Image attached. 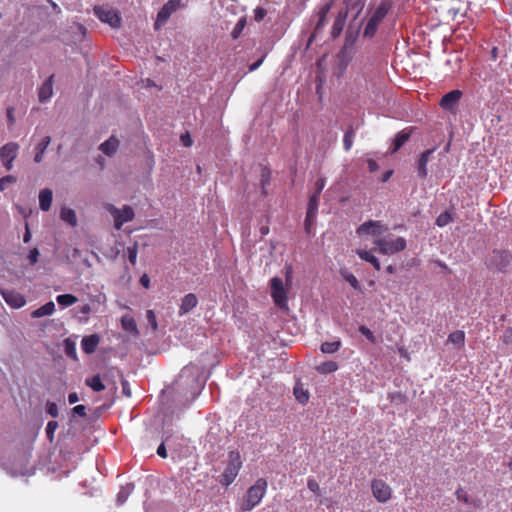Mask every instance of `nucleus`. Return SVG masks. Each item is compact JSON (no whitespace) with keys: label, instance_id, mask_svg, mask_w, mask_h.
Segmentation results:
<instances>
[{"label":"nucleus","instance_id":"nucleus-30","mask_svg":"<svg viewBox=\"0 0 512 512\" xmlns=\"http://www.w3.org/2000/svg\"><path fill=\"white\" fill-rule=\"evenodd\" d=\"M355 134L356 129L354 128V126L350 125L343 137V146L346 151H349L351 149L354 142Z\"/></svg>","mask_w":512,"mask_h":512},{"label":"nucleus","instance_id":"nucleus-49","mask_svg":"<svg viewBox=\"0 0 512 512\" xmlns=\"http://www.w3.org/2000/svg\"><path fill=\"white\" fill-rule=\"evenodd\" d=\"M325 187V179L324 178H319L316 180L315 184H314V193L313 194H316V195H319L321 194L322 190L324 189Z\"/></svg>","mask_w":512,"mask_h":512},{"label":"nucleus","instance_id":"nucleus-43","mask_svg":"<svg viewBox=\"0 0 512 512\" xmlns=\"http://www.w3.org/2000/svg\"><path fill=\"white\" fill-rule=\"evenodd\" d=\"M57 428H58V423L56 421H49L48 422V424L46 426V434H47V438L50 441H53L54 432L56 431Z\"/></svg>","mask_w":512,"mask_h":512},{"label":"nucleus","instance_id":"nucleus-60","mask_svg":"<svg viewBox=\"0 0 512 512\" xmlns=\"http://www.w3.org/2000/svg\"><path fill=\"white\" fill-rule=\"evenodd\" d=\"M79 400L78 394L76 392H72L68 395V402L70 404H74Z\"/></svg>","mask_w":512,"mask_h":512},{"label":"nucleus","instance_id":"nucleus-50","mask_svg":"<svg viewBox=\"0 0 512 512\" xmlns=\"http://www.w3.org/2000/svg\"><path fill=\"white\" fill-rule=\"evenodd\" d=\"M128 259H129V262L132 265L136 264V259H137V247H136V245H134L133 247H128Z\"/></svg>","mask_w":512,"mask_h":512},{"label":"nucleus","instance_id":"nucleus-8","mask_svg":"<svg viewBox=\"0 0 512 512\" xmlns=\"http://www.w3.org/2000/svg\"><path fill=\"white\" fill-rule=\"evenodd\" d=\"M270 287L274 303L279 308H285L287 306V296L282 279L279 277L272 278L270 281Z\"/></svg>","mask_w":512,"mask_h":512},{"label":"nucleus","instance_id":"nucleus-16","mask_svg":"<svg viewBox=\"0 0 512 512\" xmlns=\"http://www.w3.org/2000/svg\"><path fill=\"white\" fill-rule=\"evenodd\" d=\"M434 151H435L434 148L428 149V150L424 151L423 153H421V155L419 156V159L416 164V169H417L418 176L421 179L426 178V176L428 174L427 164L430 161V158H431L432 154L434 153Z\"/></svg>","mask_w":512,"mask_h":512},{"label":"nucleus","instance_id":"nucleus-59","mask_svg":"<svg viewBox=\"0 0 512 512\" xmlns=\"http://www.w3.org/2000/svg\"><path fill=\"white\" fill-rule=\"evenodd\" d=\"M503 341L506 343V344H512V330H506L504 335H503Z\"/></svg>","mask_w":512,"mask_h":512},{"label":"nucleus","instance_id":"nucleus-21","mask_svg":"<svg viewBox=\"0 0 512 512\" xmlns=\"http://www.w3.org/2000/svg\"><path fill=\"white\" fill-rule=\"evenodd\" d=\"M410 138L409 130H402L398 132L394 139V145L390 149V153H396Z\"/></svg>","mask_w":512,"mask_h":512},{"label":"nucleus","instance_id":"nucleus-46","mask_svg":"<svg viewBox=\"0 0 512 512\" xmlns=\"http://www.w3.org/2000/svg\"><path fill=\"white\" fill-rule=\"evenodd\" d=\"M146 319H147L148 324L151 326L152 330L153 331L157 330L158 325H157L156 315L152 310L146 311Z\"/></svg>","mask_w":512,"mask_h":512},{"label":"nucleus","instance_id":"nucleus-31","mask_svg":"<svg viewBox=\"0 0 512 512\" xmlns=\"http://www.w3.org/2000/svg\"><path fill=\"white\" fill-rule=\"evenodd\" d=\"M60 218L70 224L71 226H75L76 223H77V218H76V214L74 212V210L70 209V208H62L61 209V212H60Z\"/></svg>","mask_w":512,"mask_h":512},{"label":"nucleus","instance_id":"nucleus-38","mask_svg":"<svg viewBox=\"0 0 512 512\" xmlns=\"http://www.w3.org/2000/svg\"><path fill=\"white\" fill-rule=\"evenodd\" d=\"M338 369V365L334 361H328L320 364L317 367L318 372L322 374L332 373Z\"/></svg>","mask_w":512,"mask_h":512},{"label":"nucleus","instance_id":"nucleus-26","mask_svg":"<svg viewBox=\"0 0 512 512\" xmlns=\"http://www.w3.org/2000/svg\"><path fill=\"white\" fill-rule=\"evenodd\" d=\"M119 145V141L114 137H110L107 141L100 145V150L107 156L113 155Z\"/></svg>","mask_w":512,"mask_h":512},{"label":"nucleus","instance_id":"nucleus-57","mask_svg":"<svg viewBox=\"0 0 512 512\" xmlns=\"http://www.w3.org/2000/svg\"><path fill=\"white\" fill-rule=\"evenodd\" d=\"M121 385H122V391L123 393L126 395V396H131V391H130V387H129V383L127 380L125 379H122L121 381Z\"/></svg>","mask_w":512,"mask_h":512},{"label":"nucleus","instance_id":"nucleus-2","mask_svg":"<svg viewBox=\"0 0 512 512\" xmlns=\"http://www.w3.org/2000/svg\"><path fill=\"white\" fill-rule=\"evenodd\" d=\"M374 249L382 255H394L406 249L407 243L405 238L396 237L388 234L383 237L375 238L373 241Z\"/></svg>","mask_w":512,"mask_h":512},{"label":"nucleus","instance_id":"nucleus-34","mask_svg":"<svg viewBox=\"0 0 512 512\" xmlns=\"http://www.w3.org/2000/svg\"><path fill=\"white\" fill-rule=\"evenodd\" d=\"M87 386H89L92 390L99 392L105 389L104 384L101 381L99 375L92 376L85 380Z\"/></svg>","mask_w":512,"mask_h":512},{"label":"nucleus","instance_id":"nucleus-1","mask_svg":"<svg viewBox=\"0 0 512 512\" xmlns=\"http://www.w3.org/2000/svg\"><path fill=\"white\" fill-rule=\"evenodd\" d=\"M268 487L267 480L264 478H259L248 490L245 496L243 497L240 508L242 511H251L257 505L260 504L261 500L266 494Z\"/></svg>","mask_w":512,"mask_h":512},{"label":"nucleus","instance_id":"nucleus-15","mask_svg":"<svg viewBox=\"0 0 512 512\" xmlns=\"http://www.w3.org/2000/svg\"><path fill=\"white\" fill-rule=\"evenodd\" d=\"M462 97L460 90H452L445 94L440 100V106L444 110L454 111Z\"/></svg>","mask_w":512,"mask_h":512},{"label":"nucleus","instance_id":"nucleus-48","mask_svg":"<svg viewBox=\"0 0 512 512\" xmlns=\"http://www.w3.org/2000/svg\"><path fill=\"white\" fill-rule=\"evenodd\" d=\"M455 495L458 500H461L467 504L470 503V498L463 488H458L455 492Z\"/></svg>","mask_w":512,"mask_h":512},{"label":"nucleus","instance_id":"nucleus-62","mask_svg":"<svg viewBox=\"0 0 512 512\" xmlns=\"http://www.w3.org/2000/svg\"><path fill=\"white\" fill-rule=\"evenodd\" d=\"M262 62H263V59H259L258 61L251 64L249 66V71H254V70L258 69L260 67V65L262 64Z\"/></svg>","mask_w":512,"mask_h":512},{"label":"nucleus","instance_id":"nucleus-44","mask_svg":"<svg viewBox=\"0 0 512 512\" xmlns=\"http://www.w3.org/2000/svg\"><path fill=\"white\" fill-rule=\"evenodd\" d=\"M359 332L363 336H365L367 338V340H369L371 343H375L376 342V338H375L373 332L368 327H366L365 325H361L359 327Z\"/></svg>","mask_w":512,"mask_h":512},{"label":"nucleus","instance_id":"nucleus-10","mask_svg":"<svg viewBox=\"0 0 512 512\" xmlns=\"http://www.w3.org/2000/svg\"><path fill=\"white\" fill-rule=\"evenodd\" d=\"M387 230L388 227L381 221L369 220L358 227L357 233L359 235L368 234L378 238L382 237L381 235L384 234Z\"/></svg>","mask_w":512,"mask_h":512},{"label":"nucleus","instance_id":"nucleus-55","mask_svg":"<svg viewBox=\"0 0 512 512\" xmlns=\"http://www.w3.org/2000/svg\"><path fill=\"white\" fill-rule=\"evenodd\" d=\"M307 486L314 493H317L319 491V489H320L319 488V484L314 479H309L308 482H307Z\"/></svg>","mask_w":512,"mask_h":512},{"label":"nucleus","instance_id":"nucleus-27","mask_svg":"<svg viewBox=\"0 0 512 512\" xmlns=\"http://www.w3.org/2000/svg\"><path fill=\"white\" fill-rule=\"evenodd\" d=\"M51 142V138L50 136H45L41 142L36 146V153H35V157H34V161L36 163H40L43 159V155H44V152L45 150L47 149V147L49 146Z\"/></svg>","mask_w":512,"mask_h":512},{"label":"nucleus","instance_id":"nucleus-56","mask_svg":"<svg viewBox=\"0 0 512 512\" xmlns=\"http://www.w3.org/2000/svg\"><path fill=\"white\" fill-rule=\"evenodd\" d=\"M367 165H368V170L371 173H373V172H375V171H377L379 169V165L373 159H368L367 160Z\"/></svg>","mask_w":512,"mask_h":512},{"label":"nucleus","instance_id":"nucleus-14","mask_svg":"<svg viewBox=\"0 0 512 512\" xmlns=\"http://www.w3.org/2000/svg\"><path fill=\"white\" fill-rule=\"evenodd\" d=\"M5 302L12 308H21L26 304L25 297L14 290H1L0 291Z\"/></svg>","mask_w":512,"mask_h":512},{"label":"nucleus","instance_id":"nucleus-6","mask_svg":"<svg viewBox=\"0 0 512 512\" xmlns=\"http://www.w3.org/2000/svg\"><path fill=\"white\" fill-rule=\"evenodd\" d=\"M94 14L100 21L109 24L112 28H118L121 24V17L111 7L96 6L94 7Z\"/></svg>","mask_w":512,"mask_h":512},{"label":"nucleus","instance_id":"nucleus-58","mask_svg":"<svg viewBox=\"0 0 512 512\" xmlns=\"http://www.w3.org/2000/svg\"><path fill=\"white\" fill-rule=\"evenodd\" d=\"M157 454L162 457V458H166L167 457V452H166V448H165V443H161L159 445V447L157 448Z\"/></svg>","mask_w":512,"mask_h":512},{"label":"nucleus","instance_id":"nucleus-37","mask_svg":"<svg viewBox=\"0 0 512 512\" xmlns=\"http://www.w3.org/2000/svg\"><path fill=\"white\" fill-rule=\"evenodd\" d=\"M294 395H295L297 401L301 404H305L309 400L308 391L304 390L302 387H300L298 385L294 387Z\"/></svg>","mask_w":512,"mask_h":512},{"label":"nucleus","instance_id":"nucleus-11","mask_svg":"<svg viewBox=\"0 0 512 512\" xmlns=\"http://www.w3.org/2000/svg\"><path fill=\"white\" fill-rule=\"evenodd\" d=\"M182 7L181 0H169L158 12L155 27L164 25L170 16Z\"/></svg>","mask_w":512,"mask_h":512},{"label":"nucleus","instance_id":"nucleus-28","mask_svg":"<svg viewBox=\"0 0 512 512\" xmlns=\"http://www.w3.org/2000/svg\"><path fill=\"white\" fill-rule=\"evenodd\" d=\"M346 14H343V12H339L338 16L334 20L333 26H332V36L337 37L342 32L345 20H346Z\"/></svg>","mask_w":512,"mask_h":512},{"label":"nucleus","instance_id":"nucleus-54","mask_svg":"<svg viewBox=\"0 0 512 512\" xmlns=\"http://www.w3.org/2000/svg\"><path fill=\"white\" fill-rule=\"evenodd\" d=\"M72 411L80 417L86 416V407L84 405H77L72 409Z\"/></svg>","mask_w":512,"mask_h":512},{"label":"nucleus","instance_id":"nucleus-36","mask_svg":"<svg viewBox=\"0 0 512 512\" xmlns=\"http://www.w3.org/2000/svg\"><path fill=\"white\" fill-rule=\"evenodd\" d=\"M341 347V341L336 340L333 342H324L321 345V351L326 354H332L337 352Z\"/></svg>","mask_w":512,"mask_h":512},{"label":"nucleus","instance_id":"nucleus-9","mask_svg":"<svg viewBox=\"0 0 512 512\" xmlns=\"http://www.w3.org/2000/svg\"><path fill=\"white\" fill-rule=\"evenodd\" d=\"M371 490L373 496L380 503H386L391 499L392 489L385 481L381 479H374L372 481Z\"/></svg>","mask_w":512,"mask_h":512},{"label":"nucleus","instance_id":"nucleus-47","mask_svg":"<svg viewBox=\"0 0 512 512\" xmlns=\"http://www.w3.org/2000/svg\"><path fill=\"white\" fill-rule=\"evenodd\" d=\"M15 181H16V178L12 175H7L5 177H2L0 179V191H4L5 189H7L9 184H11Z\"/></svg>","mask_w":512,"mask_h":512},{"label":"nucleus","instance_id":"nucleus-7","mask_svg":"<svg viewBox=\"0 0 512 512\" xmlns=\"http://www.w3.org/2000/svg\"><path fill=\"white\" fill-rule=\"evenodd\" d=\"M107 211L112 215L114 219V226L116 229H121L122 225L134 218L133 209L125 205L122 209L115 207L112 204L107 205Z\"/></svg>","mask_w":512,"mask_h":512},{"label":"nucleus","instance_id":"nucleus-42","mask_svg":"<svg viewBox=\"0 0 512 512\" xmlns=\"http://www.w3.org/2000/svg\"><path fill=\"white\" fill-rule=\"evenodd\" d=\"M345 272H342V276L344 277V279L354 288V289H358L359 288V282L357 280V278L350 272H347V270H344Z\"/></svg>","mask_w":512,"mask_h":512},{"label":"nucleus","instance_id":"nucleus-33","mask_svg":"<svg viewBox=\"0 0 512 512\" xmlns=\"http://www.w3.org/2000/svg\"><path fill=\"white\" fill-rule=\"evenodd\" d=\"M447 341L458 347H462L465 342V333L462 330H456L449 334Z\"/></svg>","mask_w":512,"mask_h":512},{"label":"nucleus","instance_id":"nucleus-13","mask_svg":"<svg viewBox=\"0 0 512 512\" xmlns=\"http://www.w3.org/2000/svg\"><path fill=\"white\" fill-rule=\"evenodd\" d=\"M329 10H330V5L326 4L319 9L317 15L314 17L316 22H315L313 32L309 38V43L314 41L316 39V37L318 36V34L320 32H322L323 28L326 25V17H327Z\"/></svg>","mask_w":512,"mask_h":512},{"label":"nucleus","instance_id":"nucleus-22","mask_svg":"<svg viewBox=\"0 0 512 512\" xmlns=\"http://www.w3.org/2000/svg\"><path fill=\"white\" fill-rule=\"evenodd\" d=\"M364 7V0H348L346 3V11L343 14L353 15V17H357L361 10Z\"/></svg>","mask_w":512,"mask_h":512},{"label":"nucleus","instance_id":"nucleus-20","mask_svg":"<svg viewBox=\"0 0 512 512\" xmlns=\"http://www.w3.org/2000/svg\"><path fill=\"white\" fill-rule=\"evenodd\" d=\"M53 192L49 188H44L39 193V205L43 211H48L51 208Z\"/></svg>","mask_w":512,"mask_h":512},{"label":"nucleus","instance_id":"nucleus-23","mask_svg":"<svg viewBox=\"0 0 512 512\" xmlns=\"http://www.w3.org/2000/svg\"><path fill=\"white\" fill-rule=\"evenodd\" d=\"M55 312V304L52 301L47 302L43 306L39 307L38 309L34 310L31 313L32 318H41L44 316H50Z\"/></svg>","mask_w":512,"mask_h":512},{"label":"nucleus","instance_id":"nucleus-24","mask_svg":"<svg viewBox=\"0 0 512 512\" xmlns=\"http://www.w3.org/2000/svg\"><path fill=\"white\" fill-rule=\"evenodd\" d=\"M357 255L364 261L369 262L376 270L381 269V265L379 260L374 256L372 251H367L364 249H358L356 251Z\"/></svg>","mask_w":512,"mask_h":512},{"label":"nucleus","instance_id":"nucleus-25","mask_svg":"<svg viewBox=\"0 0 512 512\" xmlns=\"http://www.w3.org/2000/svg\"><path fill=\"white\" fill-rule=\"evenodd\" d=\"M318 201H319V195L312 194L309 198L308 203V210L306 215V227L308 226V223L310 220H312L317 213L318 209Z\"/></svg>","mask_w":512,"mask_h":512},{"label":"nucleus","instance_id":"nucleus-12","mask_svg":"<svg viewBox=\"0 0 512 512\" xmlns=\"http://www.w3.org/2000/svg\"><path fill=\"white\" fill-rule=\"evenodd\" d=\"M18 149L19 146L15 142L7 143L0 149V158L7 170L12 168V162L17 156Z\"/></svg>","mask_w":512,"mask_h":512},{"label":"nucleus","instance_id":"nucleus-40","mask_svg":"<svg viewBox=\"0 0 512 512\" xmlns=\"http://www.w3.org/2000/svg\"><path fill=\"white\" fill-rule=\"evenodd\" d=\"M91 312V307L90 305L88 304H85L83 305L82 307H80L79 309V316H78V320L80 322H83V323H87L88 322V314Z\"/></svg>","mask_w":512,"mask_h":512},{"label":"nucleus","instance_id":"nucleus-41","mask_svg":"<svg viewBox=\"0 0 512 512\" xmlns=\"http://www.w3.org/2000/svg\"><path fill=\"white\" fill-rule=\"evenodd\" d=\"M246 25V18L245 17H241L238 22L236 23L233 31H232V36L233 38H238L239 35L241 34L242 30L244 29Z\"/></svg>","mask_w":512,"mask_h":512},{"label":"nucleus","instance_id":"nucleus-61","mask_svg":"<svg viewBox=\"0 0 512 512\" xmlns=\"http://www.w3.org/2000/svg\"><path fill=\"white\" fill-rule=\"evenodd\" d=\"M140 283L143 287L145 288H148L149 287V283H150V280L148 278L147 275H143L141 278H140Z\"/></svg>","mask_w":512,"mask_h":512},{"label":"nucleus","instance_id":"nucleus-53","mask_svg":"<svg viewBox=\"0 0 512 512\" xmlns=\"http://www.w3.org/2000/svg\"><path fill=\"white\" fill-rule=\"evenodd\" d=\"M266 10L261 8V7H257L254 11V19L255 21L257 22H260L261 20H263V18L266 16Z\"/></svg>","mask_w":512,"mask_h":512},{"label":"nucleus","instance_id":"nucleus-39","mask_svg":"<svg viewBox=\"0 0 512 512\" xmlns=\"http://www.w3.org/2000/svg\"><path fill=\"white\" fill-rule=\"evenodd\" d=\"M452 221L453 218L451 214L448 211H445L436 218V225L439 227H444Z\"/></svg>","mask_w":512,"mask_h":512},{"label":"nucleus","instance_id":"nucleus-19","mask_svg":"<svg viewBox=\"0 0 512 512\" xmlns=\"http://www.w3.org/2000/svg\"><path fill=\"white\" fill-rule=\"evenodd\" d=\"M99 341H100V338L97 334H92V335L84 337L81 341L82 350L86 354L94 353L99 344Z\"/></svg>","mask_w":512,"mask_h":512},{"label":"nucleus","instance_id":"nucleus-45","mask_svg":"<svg viewBox=\"0 0 512 512\" xmlns=\"http://www.w3.org/2000/svg\"><path fill=\"white\" fill-rule=\"evenodd\" d=\"M65 353L70 358H76L75 344L70 340H65Z\"/></svg>","mask_w":512,"mask_h":512},{"label":"nucleus","instance_id":"nucleus-35","mask_svg":"<svg viewBox=\"0 0 512 512\" xmlns=\"http://www.w3.org/2000/svg\"><path fill=\"white\" fill-rule=\"evenodd\" d=\"M56 301L62 307H69L75 304L78 299L72 294H61L56 297Z\"/></svg>","mask_w":512,"mask_h":512},{"label":"nucleus","instance_id":"nucleus-3","mask_svg":"<svg viewBox=\"0 0 512 512\" xmlns=\"http://www.w3.org/2000/svg\"><path fill=\"white\" fill-rule=\"evenodd\" d=\"M242 467V459L238 451H230L224 471L219 475L218 482L225 487L231 485Z\"/></svg>","mask_w":512,"mask_h":512},{"label":"nucleus","instance_id":"nucleus-17","mask_svg":"<svg viewBox=\"0 0 512 512\" xmlns=\"http://www.w3.org/2000/svg\"><path fill=\"white\" fill-rule=\"evenodd\" d=\"M198 304V299L195 294L189 293L182 298L178 315L184 316L189 313L192 309H194Z\"/></svg>","mask_w":512,"mask_h":512},{"label":"nucleus","instance_id":"nucleus-4","mask_svg":"<svg viewBox=\"0 0 512 512\" xmlns=\"http://www.w3.org/2000/svg\"><path fill=\"white\" fill-rule=\"evenodd\" d=\"M391 5L388 1H382L377 8L373 11L372 15L368 19L364 30L363 37L372 38L376 34L378 26L388 14Z\"/></svg>","mask_w":512,"mask_h":512},{"label":"nucleus","instance_id":"nucleus-64","mask_svg":"<svg viewBox=\"0 0 512 512\" xmlns=\"http://www.w3.org/2000/svg\"><path fill=\"white\" fill-rule=\"evenodd\" d=\"M7 118H8V120H9L10 124H13V123H14L15 119H14L13 109H12V108H9V109L7 110Z\"/></svg>","mask_w":512,"mask_h":512},{"label":"nucleus","instance_id":"nucleus-29","mask_svg":"<svg viewBox=\"0 0 512 512\" xmlns=\"http://www.w3.org/2000/svg\"><path fill=\"white\" fill-rule=\"evenodd\" d=\"M121 325H122V328L127 332L134 333V334L138 333L136 321L134 320L133 317H131L129 315H125L122 317Z\"/></svg>","mask_w":512,"mask_h":512},{"label":"nucleus","instance_id":"nucleus-51","mask_svg":"<svg viewBox=\"0 0 512 512\" xmlns=\"http://www.w3.org/2000/svg\"><path fill=\"white\" fill-rule=\"evenodd\" d=\"M46 410L51 417L55 418L58 416V407L54 402H48Z\"/></svg>","mask_w":512,"mask_h":512},{"label":"nucleus","instance_id":"nucleus-52","mask_svg":"<svg viewBox=\"0 0 512 512\" xmlns=\"http://www.w3.org/2000/svg\"><path fill=\"white\" fill-rule=\"evenodd\" d=\"M39 251L37 248H33L28 255V260L31 265H35L38 262Z\"/></svg>","mask_w":512,"mask_h":512},{"label":"nucleus","instance_id":"nucleus-18","mask_svg":"<svg viewBox=\"0 0 512 512\" xmlns=\"http://www.w3.org/2000/svg\"><path fill=\"white\" fill-rule=\"evenodd\" d=\"M53 95V75L39 88L38 98L41 103L47 102Z\"/></svg>","mask_w":512,"mask_h":512},{"label":"nucleus","instance_id":"nucleus-63","mask_svg":"<svg viewBox=\"0 0 512 512\" xmlns=\"http://www.w3.org/2000/svg\"><path fill=\"white\" fill-rule=\"evenodd\" d=\"M392 174H393V171H392V170H388V171H386V172L383 174V176H382V178H381V181H382V182H387V181L390 179V177L392 176Z\"/></svg>","mask_w":512,"mask_h":512},{"label":"nucleus","instance_id":"nucleus-32","mask_svg":"<svg viewBox=\"0 0 512 512\" xmlns=\"http://www.w3.org/2000/svg\"><path fill=\"white\" fill-rule=\"evenodd\" d=\"M134 489V484L128 483L125 486H122L120 491L117 494V503L118 505H122L125 503L129 495L132 493Z\"/></svg>","mask_w":512,"mask_h":512},{"label":"nucleus","instance_id":"nucleus-5","mask_svg":"<svg viewBox=\"0 0 512 512\" xmlns=\"http://www.w3.org/2000/svg\"><path fill=\"white\" fill-rule=\"evenodd\" d=\"M512 261V253L507 250H494L488 258V267L506 272Z\"/></svg>","mask_w":512,"mask_h":512}]
</instances>
